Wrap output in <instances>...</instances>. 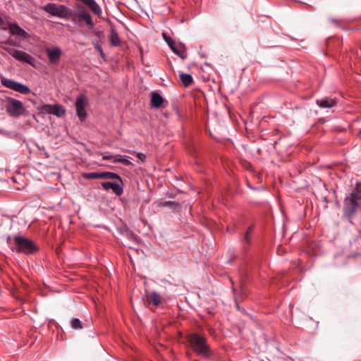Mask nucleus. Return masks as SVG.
I'll list each match as a JSON object with an SVG mask.
<instances>
[{
    "label": "nucleus",
    "mask_w": 361,
    "mask_h": 361,
    "mask_svg": "<svg viewBox=\"0 0 361 361\" xmlns=\"http://www.w3.org/2000/svg\"><path fill=\"white\" fill-rule=\"evenodd\" d=\"M361 207V182L355 184L343 202V216L352 219Z\"/></svg>",
    "instance_id": "nucleus-1"
},
{
    "label": "nucleus",
    "mask_w": 361,
    "mask_h": 361,
    "mask_svg": "<svg viewBox=\"0 0 361 361\" xmlns=\"http://www.w3.org/2000/svg\"><path fill=\"white\" fill-rule=\"evenodd\" d=\"M188 342L192 350L198 355L209 357L213 352L204 335L192 333L188 336Z\"/></svg>",
    "instance_id": "nucleus-2"
},
{
    "label": "nucleus",
    "mask_w": 361,
    "mask_h": 361,
    "mask_svg": "<svg viewBox=\"0 0 361 361\" xmlns=\"http://www.w3.org/2000/svg\"><path fill=\"white\" fill-rule=\"evenodd\" d=\"M14 247L17 252L25 255H32L39 250L38 247L34 241L27 238L16 235L13 238Z\"/></svg>",
    "instance_id": "nucleus-3"
},
{
    "label": "nucleus",
    "mask_w": 361,
    "mask_h": 361,
    "mask_svg": "<svg viewBox=\"0 0 361 361\" xmlns=\"http://www.w3.org/2000/svg\"><path fill=\"white\" fill-rule=\"evenodd\" d=\"M42 9L52 16L65 19L73 18L74 11L65 5L49 3Z\"/></svg>",
    "instance_id": "nucleus-4"
},
{
    "label": "nucleus",
    "mask_w": 361,
    "mask_h": 361,
    "mask_svg": "<svg viewBox=\"0 0 361 361\" xmlns=\"http://www.w3.org/2000/svg\"><path fill=\"white\" fill-rule=\"evenodd\" d=\"M116 178H109L106 180H116V181L110 182H102L101 183L102 188L104 190H111L112 192L116 195L117 196H121L123 193V186L124 183L122 178L118 174Z\"/></svg>",
    "instance_id": "nucleus-5"
},
{
    "label": "nucleus",
    "mask_w": 361,
    "mask_h": 361,
    "mask_svg": "<svg viewBox=\"0 0 361 361\" xmlns=\"http://www.w3.org/2000/svg\"><path fill=\"white\" fill-rule=\"evenodd\" d=\"M1 85L10 90L16 91L23 94H27L30 92V89L27 85L18 82L11 79L6 78L4 76L0 78Z\"/></svg>",
    "instance_id": "nucleus-6"
},
{
    "label": "nucleus",
    "mask_w": 361,
    "mask_h": 361,
    "mask_svg": "<svg viewBox=\"0 0 361 361\" xmlns=\"http://www.w3.org/2000/svg\"><path fill=\"white\" fill-rule=\"evenodd\" d=\"M6 102V111L10 115L17 117L25 113V108L20 101L13 98H8Z\"/></svg>",
    "instance_id": "nucleus-7"
},
{
    "label": "nucleus",
    "mask_w": 361,
    "mask_h": 361,
    "mask_svg": "<svg viewBox=\"0 0 361 361\" xmlns=\"http://www.w3.org/2000/svg\"><path fill=\"white\" fill-rule=\"evenodd\" d=\"M88 105L87 97L85 94H80L76 98V114L80 121H85L87 118L86 108Z\"/></svg>",
    "instance_id": "nucleus-8"
},
{
    "label": "nucleus",
    "mask_w": 361,
    "mask_h": 361,
    "mask_svg": "<svg viewBox=\"0 0 361 361\" xmlns=\"http://www.w3.org/2000/svg\"><path fill=\"white\" fill-rule=\"evenodd\" d=\"M163 37L172 51L184 59L187 56V52L184 46L180 43H176L170 37H168L165 33H163Z\"/></svg>",
    "instance_id": "nucleus-9"
},
{
    "label": "nucleus",
    "mask_w": 361,
    "mask_h": 361,
    "mask_svg": "<svg viewBox=\"0 0 361 361\" xmlns=\"http://www.w3.org/2000/svg\"><path fill=\"white\" fill-rule=\"evenodd\" d=\"M82 178L85 179H107L109 178H116V173L110 171H102V172H90V173H82Z\"/></svg>",
    "instance_id": "nucleus-10"
},
{
    "label": "nucleus",
    "mask_w": 361,
    "mask_h": 361,
    "mask_svg": "<svg viewBox=\"0 0 361 361\" xmlns=\"http://www.w3.org/2000/svg\"><path fill=\"white\" fill-rule=\"evenodd\" d=\"M12 56L17 61H23L32 66L34 65V63L35 61L34 57H32L31 55L26 53L25 51L21 50H14V51H13L12 53Z\"/></svg>",
    "instance_id": "nucleus-11"
},
{
    "label": "nucleus",
    "mask_w": 361,
    "mask_h": 361,
    "mask_svg": "<svg viewBox=\"0 0 361 361\" xmlns=\"http://www.w3.org/2000/svg\"><path fill=\"white\" fill-rule=\"evenodd\" d=\"M8 30L11 35H17L23 39H27L29 35L23 28H21L16 23H10L8 25Z\"/></svg>",
    "instance_id": "nucleus-12"
},
{
    "label": "nucleus",
    "mask_w": 361,
    "mask_h": 361,
    "mask_svg": "<svg viewBox=\"0 0 361 361\" xmlns=\"http://www.w3.org/2000/svg\"><path fill=\"white\" fill-rule=\"evenodd\" d=\"M84 5L88 7V8L94 14L99 16L102 14V9L98 4L94 0H78Z\"/></svg>",
    "instance_id": "nucleus-13"
},
{
    "label": "nucleus",
    "mask_w": 361,
    "mask_h": 361,
    "mask_svg": "<svg viewBox=\"0 0 361 361\" xmlns=\"http://www.w3.org/2000/svg\"><path fill=\"white\" fill-rule=\"evenodd\" d=\"M46 51L50 63H55L59 60L61 55V51L59 48H48Z\"/></svg>",
    "instance_id": "nucleus-14"
},
{
    "label": "nucleus",
    "mask_w": 361,
    "mask_h": 361,
    "mask_svg": "<svg viewBox=\"0 0 361 361\" xmlns=\"http://www.w3.org/2000/svg\"><path fill=\"white\" fill-rule=\"evenodd\" d=\"M316 104L321 108H331L336 106L337 101L333 98L325 97L317 99Z\"/></svg>",
    "instance_id": "nucleus-15"
},
{
    "label": "nucleus",
    "mask_w": 361,
    "mask_h": 361,
    "mask_svg": "<svg viewBox=\"0 0 361 361\" xmlns=\"http://www.w3.org/2000/svg\"><path fill=\"white\" fill-rule=\"evenodd\" d=\"M164 98L157 92H152L150 104L152 107L159 109L164 102Z\"/></svg>",
    "instance_id": "nucleus-16"
},
{
    "label": "nucleus",
    "mask_w": 361,
    "mask_h": 361,
    "mask_svg": "<svg viewBox=\"0 0 361 361\" xmlns=\"http://www.w3.org/2000/svg\"><path fill=\"white\" fill-rule=\"evenodd\" d=\"M74 16L78 17L79 19L83 20L87 24V25L90 27L91 28L94 27L91 16L89 13L83 11L76 13L74 12L73 17Z\"/></svg>",
    "instance_id": "nucleus-17"
},
{
    "label": "nucleus",
    "mask_w": 361,
    "mask_h": 361,
    "mask_svg": "<svg viewBox=\"0 0 361 361\" xmlns=\"http://www.w3.org/2000/svg\"><path fill=\"white\" fill-rule=\"evenodd\" d=\"M163 298L157 292L153 291L147 296V302H151L154 306H159L162 302Z\"/></svg>",
    "instance_id": "nucleus-18"
},
{
    "label": "nucleus",
    "mask_w": 361,
    "mask_h": 361,
    "mask_svg": "<svg viewBox=\"0 0 361 361\" xmlns=\"http://www.w3.org/2000/svg\"><path fill=\"white\" fill-rule=\"evenodd\" d=\"M109 42L111 46L118 47L121 44L118 35L116 30L113 27L111 29V33L109 36Z\"/></svg>",
    "instance_id": "nucleus-19"
},
{
    "label": "nucleus",
    "mask_w": 361,
    "mask_h": 361,
    "mask_svg": "<svg viewBox=\"0 0 361 361\" xmlns=\"http://www.w3.org/2000/svg\"><path fill=\"white\" fill-rule=\"evenodd\" d=\"M66 114V109L60 104L52 105L51 114L55 115L58 117L63 116Z\"/></svg>",
    "instance_id": "nucleus-20"
},
{
    "label": "nucleus",
    "mask_w": 361,
    "mask_h": 361,
    "mask_svg": "<svg viewBox=\"0 0 361 361\" xmlns=\"http://www.w3.org/2000/svg\"><path fill=\"white\" fill-rule=\"evenodd\" d=\"M179 77L181 82L185 87L190 86L193 82V78L190 74L180 73Z\"/></svg>",
    "instance_id": "nucleus-21"
},
{
    "label": "nucleus",
    "mask_w": 361,
    "mask_h": 361,
    "mask_svg": "<svg viewBox=\"0 0 361 361\" xmlns=\"http://www.w3.org/2000/svg\"><path fill=\"white\" fill-rule=\"evenodd\" d=\"M252 232L253 226H250L247 228L243 239V243L244 245H249L250 243V236L252 234Z\"/></svg>",
    "instance_id": "nucleus-22"
},
{
    "label": "nucleus",
    "mask_w": 361,
    "mask_h": 361,
    "mask_svg": "<svg viewBox=\"0 0 361 361\" xmlns=\"http://www.w3.org/2000/svg\"><path fill=\"white\" fill-rule=\"evenodd\" d=\"M116 162L121 163L126 166L132 165V163L125 156L121 154H116L114 163Z\"/></svg>",
    "instance_id": "nucleus-23"
},
{
    "label": "nucleus",
    "mask_w": 361,
    "mask_h": 361,
    "mask_svg": "<svg viewBox=\"0 0 361 361\" xmlns=\"http://www.w3.org/2000/svg\"><path fill=\"white\" fill-rule=\"evenodd\" d=\"M71 326L73 329H75V330L82 329V322L78 318H73L71 319Z\"/></svg>",
    "instance_id": "nucleus-24"
},
{
    "label": "nucleus",
    "mask_w": 361,
    "mask_h": 361,
    "mask_svg": "<svg viewBox=\"0 0 361 361\" xmlns=\"http://www.w3.org/2000/svg\"><path fill=\"white\" fill-rule=\"evenodd\" d=\"M52 105L51 104H44L39 109V111L42 114H51Z\"/></svg>",
    "instance_id": "nucleus-25"
},
{
    "label": "nucleus",
    "mask_w": 361,
    "mask_h": 361,
    "mask_svg": "<svg viewBox=\"0 0 361 361\" xmlns=\"http://www.w3.org/2000/svg\"><path fill=\"white\" fill-rule=\"evenodd\" d=\"M163 206L165 207H179V204L178 202H173V201H166L163 203Z\"/></svg>",
    "instance_id": "nucleus-26"
},
{
    "label": "nucleus",
    "mask_w": 361,
    "mask_h": 361,
    "mask_svg": "<svg viewBox=\"0 0 361 361\" xmlns=\"http://www.w3.org/2000/svg\"><path fill=\"white\" fill-rule=\"evenodd\" d=\"M115 157L116 155L106 154L102 157L103 160H111L113 162H115Z\"/></svg>",
    "instance_id": "nucleus-27"
},
{
    "label": "nucleus",
    "mask_w": 361,
    "mask_h": 361,
    "mask_svg": "<svg viewBox=\"0 0 361 361\" xmlns=\"http://www.w3.org/2000/svg\"><path fill=\"white\" fill-rule=\"evenodd\" d=\"M136 157L142 161H145V159H146V155L143 153H141V152H137L136 153Z\"/></svg>",
    "instance_id": "nucleus-28"
},
{
    "label": "nucleus",
    "mask_w": 361,
    "mask_h": 361,
    "mask_svg": "<svg viewBox=\"0 0 361 361\" xmlns=\"http://www.w3.org/2000/svg\"><path fill=\"white\" fill-rule=\"evenodd\" d=\"M3 49H4L6 51H7V52H8L10 55H11V56H12V53H13V51H14V50H15V49H11V47H3Z\"/></svg>",
    "instance_id": "nucleus-29"
},
{
    "label": "nucleus",
    "mask_w": 361,
    "mask_h": 361,
    "mask_svg": "<svg viewBox=\"0 0 361 361\" xmlns=\"http://www.w3.org/2000/svg\"><path fill=\"white\" fill-rule=\"evenodd\" d=\"M95 49L99 53L102 52V47L100 44H99L97 42L94 44Z\"/></svg>",
    "instance_id": "nucleus-30"
},
{
    "label": "nucleus",
    "mask_w": 361,
    "mask_h": 361,
    "mask_svg": "<svg viewBox=\"0 0 361 361\" xmlns=\"http://www.w3.org/2000/svg\"><path fill=\"white\" fill-rule=\"evenodd\" d=\"M75 7V8H77L78 10H81L82 8V6L79 4H76Z\"/></svg>",
    "instance_id": "nucleus-31"
},
{
    "label": "nucleus",
    "mask_w": 361,
    "mask_h": 361,
    "mask_svg": "<svg viewBox=\"0 0 361 361\" xmlns=\"http://www.w3.org/2000/svg\"><path fill=\"white\" fill-rule=\"evenodd\" d=\"M99 54H100L101 57H102L104 60H105L106 56H105V54H104V53L103 50L102 51V52H99Z\"/></svg>",
    "instance_id": "nucleus-32"
},
{
    "label": "nucleus",
    "mask_w": 361,
    "mask_h": 361,
    "mask_svg": "<svg viewBox=\"0 0 361 361\" xmlns=\"http://www.w3.org/2000/svg\"><path fill=\"white\" fill-rule=\"evenodd\" d=\"M4 23L3 18L0 16V27L2 26Z\"/></svg>",
    "instance_id": "nucleus-33"
}]
</instances>
